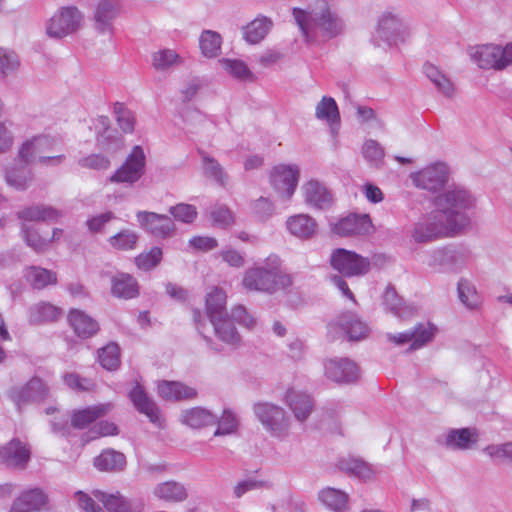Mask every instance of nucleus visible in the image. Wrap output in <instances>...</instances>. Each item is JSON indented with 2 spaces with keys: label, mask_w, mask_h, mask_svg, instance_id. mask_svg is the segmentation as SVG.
I'll list each match as a JSON object with an SVG mask.
<instances>
[{
  "label": "nucleus",
  "mask_w": 512,
  "mask_h": 512,
  "mask_svg": "<svg viewBox=\"0 0 512 512\" xmlns=\"http://www.w3.org/2000/svg\"><path fill=\"white\" fill-rule=\"evenodd\" d=\"M281 260L277 255L268 256L262 264L248 268L243 275L242 286L248 291L275 294L287 290L294 283L293 275L280 270Z\"/></svg>",
  "instance_id": "nucleus-2"
},
{
  "label": "nucleus",
  "mask_w": 512,
  "mask_h": 512,
  "mask_svg": "<svg viewBox=\"0 0 512 512\" xmlns=\"http://www.w3.org/2000/svg\"><path fill=\"white\" fill-rule=\"evenodd\" d=\"M372 222L367 214H350L339 220L333 230L340 236L366 235L372 230Z\"/></svg>",
  "instance_id": "nucleus-19"
},
{
  "label": "nucleus",
  "mask_w": 512,
  "mask_h": 512,
  "mask_svg": "<svg viewBox=\"0 0 512 512\" xmlns=\"http://www.w3.org/2000/svg\"><path fill=\"white\" fill-rule=\"evenodd\" d=\"M299 175L298 166L280 164L270 171L269 180L279 196L284 200H289L296 190Z\"/></svg>",
  "instance_id": "nucleus-10"
},
{
  "label": "nucleus",
  "mask_w": 512,
  "mask_h": 512,
  "mask_svg": "<svg viewBox=\"0 0 512 512\" xmlns=\"http://www.w3.org/2000/svg\"><path fill=\"white\" fill-rule=\"evenodd\" d=\"M25 277L31 286L38 290L57 283V275L55 272L38 266L28 267Z\"/></svg>",
  "instance_id": "nucleus-42"
},
{
  "label": "nucleus",
  "mask_w": 512,
  "mask_h": 512,
  "mask_svg": "<svg viewBox=\"0 0 512 512\" xmlns=\"http://www.w3.org/2000/svg\"><path fill=\"white\" fill-rule=\"evenodd\" d=\"M111 294L120 299H132L139 295L138 281L134 276L117 272L111 277Z\"/></svg>",
  "instance_id": "nucleus-24"
},
{
  "label": "nucleus",
  "mask_w": 512,
  "mask_h": 512,
  "mask_svg": "<svg viewBox=\"0 0 512 512\" xmlns=\"http://www.w3.org/2000/svg\"><path fill=\"white\" fill-rule=\"evenodd\" d=\"M220 64L234 78L242 81H255L256 77L247 67V65L241 60L221 59Z\"/></svg>",
  "instance_id": "nucleus-49"
},
{
  "label": "nucleus",
  "mask_w": 512,
  "mask_h": 512,
  "mask_svg": "<svg viewBox=\"0 0 512 512\" xmlns=\"http://www.w3.org/2000/svg\"><path fill=\"white\" fill-rule=\"evenodd\" d=\"M48 396V388L38 377H33L22 386L15 387L10 392V397L20 410L23 405L44 400Z\"/></svg>",
  "instance_id": "nucleus-16"
},
{
  "label": "nucleus",
  "mask_w": 512,
  "mask_h": 512,
  "mask_svg": "<svg viewBox=\"0 0 512 512\" xmlns=\"http://www.w3.org/2000/svg\"><path fill=\"white\" fill-rule=\"evenodd\" d=\"M137 220L146 231L158 238H168L175 231L174 221L167 215L155 212L139 211Z\"/></svg>",
  "instance_id": "nucleus-14"
},
{
  "label": "nucleus",
  "mask_w": 512,
  "mask_h": 512,
  "mask_svg": "<svg viewBox=\"0 0 512 512\" xmlns=\"http://www.w3.org/2000/svg\"><path fill=\"white\" fill-rule=\"evenodd\" d=\"M456 233L452 226L446 223L441 213L434 208L415 223L412 238L417 243H427Z\"/></svg>",
  "instance_id": "nucleus-5"
},
{
  "label": "nucleus",
  "mask_w": 512,
  "mask_h": 512,
  "mask_svg": "<svg viewBox=\"0 0 512 512\" xmlns=\"http://www.w3.org/2000/svg\"><path fill=\"white\" fill-rule=\"evenodd\" d=\"M98 359L101 366L107 370H116L120 365V348L111 342L98 352Z\"/></svg>",
  "instance_id": "nucleus-51"
},
{
  "label": "nucleus",
  "mask_w": 512,
  "mask_h": 512,
  "mask_svg": "<svg viewBox=\"0 0 512 512\" xmlns=\"http://www.w3.org/2000/svg\"><path fill=\"white\" fill-rule=\"evenodd\" d=\"M483 452L493 461L512 462V441L488 445Z\"/></svg>",
  "instance_id": "nucleus-56"
},
{
  "label": "nucleus",
  "mask_w": 512,
  "mask_h": 512,
  "mask_svg": "<svg viewBox=\"0 0 512 512\" xmlns=\"http://www.w3.org/2000/svg\"><path fill=\"white\" fill-rule=\"evenodd\" d=\"M47 503L46 494L38 488L22 492L14 501L10 511L18 509L29 512H42V508Z\"/></svg>",
  "instance_id": "nucleus-26"
},
{
  "label": "nucleus",
  "mask_w": 512,
  "mask_h": 512,
  "mask_svg": "<svg viewBox=\"0 0 512 512\" xmlns=\"http://www.w3.org/2000/svg\"><path fill=\"white\" fill-rule=\"evenodd\" d=\"M337 326L348 336L350 341H360L368 337L370 329L366 323L353 313L341 314L337 319Z\"/></svg>",
  "instance_id": "nucleus-25"
},
{
  "label": "nucleus",
  "mask_w": 512,
  "mask_h": 512,
  "mask_svg": "<svg viewBox=\"0 0 512 512\" xmlns=\"http://www.w3.org/2000/svg\"><path fill=\"white\" fill-rule=\"evenodd\" d=\"M383 303L392 314L400 319H406L415 313L413 307L403 304L402 299L391 285H388L384 292Z\"/></svg>",
  "instance_id": "nucleus-39"
},
{
  "label": "nucleus",
  "mask_w": 512,
  "mask_h": 512,
  "mask_svg": "<svg viewBox=\"0 0 512 512\" xmlns=\"http://www.w3.org/2000/svg\"><path fill=\"white\" fill-rule=\"evenodd\" d=\"M315 117L326 121L334 132V125L340 123V113L336 101L332 97L323 96L315 108Z\"/></svg>",
  "instance_id": "nucleus-40"
},
{
  "label": "nucleus",
  "mask_w": 512,
  "mask_h": 512,
  "mask_svg": "<svg viewBox=\"0 0 512 512\" xmlns=\"http://www.w3.org/2000/svg\"><path fill=\"white\" fill-rule=\"evenodd\" d=\"M94 496L104 505L108 512H142L144 503L140 499H129L120 492L106 493L95 491Z\"/></svg>",
  "instance_id": "nucleus-17"
},
{
  "label": "nucleus",
  "mask_w": 512,
  "mask_h": 512,
  "mask_svg": "<svg viewBox=\"0 0 512 512\" xmlns=\"http://www.w3.org/2000/svg\"><path fill=\"white\" fill-rule=\"evenodd\" d=\"M362 154L370 166L375 168H381L383 166L385 151L376 140H366L362 146Z\"/></svg>",
  "instance_id": "nucleus-48"
},
{
  "label": "nucleus",
  "mask_w": 512,
  "mask_h": 512,
  "mask_svg": "<svg viewBox=\"0 0 512 512\" xmlns=\"http://www.w3.org/2000/svg\"><path fill=\"white\" fill-rule=\"evenodd\" d=\"M433 205L458 233L470 225V211L475 207L476 199L466 188L453 186L435 196Z\"/></svg>",
  "instance_id": "nucleus-3"
},
{
  "label": "nucleus",
  "mask_w": 512,
  "mask_h": 512,
  "mask_svg": "<svg viewBox=\"0 0 512 512\" xmlns=\"http://www.w3.org/2000/svg\"><path fill=\"white\" fill-rule=\"evenodd\" d=\"M211 324L213 325L215 334L221 341L230 345H238L240 343L241 337L229 315L216 319L212 321Z\"/></svg>",
  "instance_id": "nucleus-43"
},
{
  "label": "nucleus",
  "mask_w": 512,
  "mask_h": 512,
  "mask_svg": "<svg viewBox=\"0 0 512 512\" xmlns=\"http://www.w3.org/2000/svg\"><path fill=\"white\" fill-rule=\"evenodd\" d=\"M293 16L306 42L314 41L317 37L330 40L345 30L343 19L326 1L318 2L311 11L294 8Z\"/></svg>",
  "instance_id": "nucleus-1"
},
{
  "label": "nucleus",
  "mask_w": 512,
  "mask_h": 512,
  "mask_svg": "<svg viewBox=\"0 0 512 512\" xmlns=\"http://www.w3.org/2000/svg\"><path fill=\"white\" fill-rule=\"evenodd\" d=\"M170 214L175 220L190 224L197 217V210L193 205L180 203L169 208Z\"/></svg>",
  "instance_id": "nucleus-59"
},
{
  "label": "nucleus",
  "mask_w": 512,
  "mask_h": 512,
  "mask_svg": "<svg viewBox=\"0 0 512 512\" xmlns=\"http://www.w3.org/2000/svg\"><path fill=\"white\" fill-rule=\"evenodd\" d=\"M181 421L193 429H200L215 425L217 416L202 407H194L182 412Z\"/></svg>",
  "instance_id": "nucleus-34"
},
{
  "label": "nucleus",
  "mask_w": 512,
  "mask_h": 512,
  "mask_svg": "<svg viewBox=\"0 0 512 512\" xmlns=\"http://www.w3.org/2000/svg\"><path fill=\"white\" fill-rule=\"evenodd\" d=\"M457 260L456 251L447 247L438 248L427 254L426 264L436 271L452 270Z\"/></svg>",
  "instance_id": "nucleus-32"
},
{
  "label": "nucleus",
  "mask_w": 512,
  "mask_h": 512,
  "mask_svg": "<svg viewBox=\"0 0 512 512\" xmlns=\"http://www.w3.org/2000/svg\"><path fill=\"white\" fill-rule=\"evenodd\" d=\"M6 182L9 186H12L18 190H24L27 187L30 178L27 176L25 170H7L6 171Z\"/></svg>",
  "instance_id": "nucleus-64"
},
{
  "label": "nucleus",
  "mask_w": 512,
  "mask_h": 512,
  "mask_svg": "<svg viewBox=\"0 0 512 512\" xmlns=\"http://www.w3.org/2000/svg\"><path fill=\"white\" fill-rule=\"evenodd\" d=\"M138 241V235L131 230H122L109 238L112 247L118 250H131L135 248Z\"/></svg>",
  "instance_id": "nucleus-54"
},
{
  "label": "nucleus",
  "mask_w": 512,
  "mask_h": 512,
  "mask_svg": "<svg viewBox=\"0 0 512 512\" xmlns=\"http://www.w3.org/2000/svg\"><path fill=\"white\" fill-rule=\"evenodd\" d=\"M83 14L76 6L61 7L46 23V34L52 39H62L77 32Z\"/></svg>",
  "instance_id": "nucleus-6"
},
{
  "label": "nucleus",
  "mask_w": 512,
  "mask_h": 512,
  "mask_svg": "<svg viewBox=\"0 0 512 512\" xmlns=\"http://www.w3.org/2000/svg\"><path fill=\"white\" fill-rule=\"evenodd\" d=\"M286 226L292 235L300 239L311 238L317 229L316 221L306 214L289 217L286 222Z\"/></svg>",
  "instance_id": "nucleus-33"
},
{
  "label": "nucleus",
  "mask_w": 512,
  "mask_h": 512,
  "mask_svg": "<svg viewBox=\"0 0 512 512\" xmlns=\"http://www.w3.org/2000/svg\"><path fill=\"white\" fill-rule=\"evenodd\" d=\"M61 315V309L49 302H39L29 308L28 320L38 325L56 321Z\"/></svg>",
  "instance_id": "nucleus-35"
},
{
  "label": "nucleus",
  "mask_w": 512,
  "mask_h": 512,
  "mask_svg": "<svg viewBox=\"0 0 512 512\" xmlns=\"http://www.w3.org/2000/svg\"><path fill=\"white\" fill-rule=\"evenodd\" d=\"M325 375L328 379L340 383L351 384L358 381L360 369L349 358H332L324 363Z\"/></svg>",
  "instance_id": "nucleus-13"
},
{
  "label": "nucleus",
  "mask_w": 512,
  "mask_h": 512,
  "mask_svg": "<svg viewBox=\"0 0 512 512\" xmlns=\"http://www.w3.org/2000/svg\"><path fill=\"white\" fill-rule=\"evenodd\" d=\"M468 54L481 69L503 70L512 65V43L504 47L493 44L473 46L468 49Z\"/></svg>",
  "instance_id": "nucleus-4"
},
{
  "label": "nucleus",
  "mask_w": 512,
  "mask_h": 512,
  "mask_svg": "<svg viewBox=\"0 0 512 512\" xmlns=\"http://www.w3.org/2000/svg\"><path fill=\"white\" fill-rule=\"evenodd\" d=\"M48 143V139L46 137H38L32 141H28L24 143L19 150V158L25 164L32 163L38 160L41 163L47 165H58L60 164L65 156L57 155V156H38L41 148Z\"/></svg>",
  "instance_id": "nucleus-20"
},
{
  "label": "nucleus",
  "mask_w": 512,
  "mask_h": 512,
  "mask_svg": "<svg viewBox=\"0 0 512 512\" xmlns=\"http://www.w3.org/2000/svg\"><path fill=\"white\" fill-rule=\"evenodd\" d=\"M222 37L213 30H204L199 37L201 53L206 58H215L221 53Z\"/></svg>",
  "instance_id": "nucleus-44"
},
{
  "label": "nucleus",
  "mask_w": 512,
  "mask_h": 512,
  "mask_svg": "<svg viewBox=\"0 0 512 512\" xmlns=\"http://www.w3.org/2000/svg\"><path fill=\"white\" fill-rule=\"evenodd\" d=\"M157 390L159 396L168 401L191 400L197 396L195 388L178 381L163 380L158 383Z\"/></svg>",
  "instance_id": "nucleus-23"
},
{
  "label": "nucleus",
  "mask_w": 512,
  "mask_h": 512,
  "mask_svg": "<svg viewBox=\"0 0 512 512\" xmlns=\"http://www.w3.org/2000/svg\"><path fill=\"white\" fill-rule=\"evenodd\" d=\"M458 298L469 310L477 309L481 304V298L475 286L467 279L461 278L457 285Z\"/></svg>",
  "instance_id": "nucleus-45"
},
{
  "label": "nucleus",
  "mask_w": 512,
  "mask_h": 512,
  "mask_svg": "<svg viewBox=\"0 0 512 512\" xmlns=\"http://www.w3.org/2000/svg\"><path fill=\"white\" fill-rule=\"evenodd\" d=\"M227 295L222 288L214 287L206 296V312L210 322L228 316L226 311Z\"/></svg>",
  "instance_id": "nucleus-36"
},
{
  "label": "nucleus",
  "mask_w": 512,
  "mask_h": 512,
  "mask_svg": "<svg viewBox=\"0 0 512 512\" xmlns=\"http://www.w3.org/2000/svg\"><path fill=\"white\" fill-rule=\"evenodd\" d=\"M180 62V56L171 49H162L152 54V65L158 71H165Z\"/></svg>",
  "instance_id": "nucleus-53"
},
{
  "label": "nucleus",
  "mask_w": 512,
  "mask_h": 512,
  "mask_svg": "<svg viewBox=\"0 0 512 512\" xmlns=\"http://www.w3.org/2000/svg\"><path fill=\"white\" fill-rule=\"evenodd\" d=\"M19 65V58L14 51L0 47V72L3 76L14 73Z\"/></svg>",
  "instance_id": "nucleus-58"
},
{
  "label": "nucleus",
  "mask_w": 512,
  "mask_h": 512,
  "mask_svg": "<svg viewBox=\"0 0 512 512\" xmlns=\"http://www.w3.org/2000/svg\"><path fill=\"white\" fill-rule=\"evenodd\" d=\"M271 26L272 22L268 18H256L245 27L244 38L251 44L259 43L264 39Z\"/></svg>",
  "instance_id": "nucleus-46"
},
{
  "label": "nucleus",
  "mask_w": 512,
  "mask_h": 512,
  "mask_svg": "<svg viewBox=\"0 0 512 512\" xmlns=\"http://www.w3.org/2000/svg\"><path fill=\"white\" fill-rule=\"evenodd\" d=\"M120 9V0H98L93 11L94 27L97 32L112 33L113 22L120 14Z\"/></svg>",
  "instance_id": "nucleus-15"
},
{
  "label": "nucleus",
  "mask_w": 512,
  "mask_h": 512,
  "mask_svg": "<svg viewBox=\"0 0 512 512\" xmlns=\"http://www.w3.org/2000/svg\"><path fill=\"white\" fill-rule=\"evenodd\" d=\"M330 263L335 270L347 277L365 275L369 272L371 265L368 258L344 248L333 251Z\"/></svg>",
  "instance_id": "nucleus-7"
},
{
  "label": "nucleus",
  "mask_w": 512,
  "mask_h": 512,
  "mask_svg": "<svg viewBox=\"0 0 512 512\" xmlns=\"http://www.w3.org/2000/svg\"><path fill=\"white\" fill-rule=\"evenodd\" d=\"M410 179L416 187L435 192L447 183L448 168L443 163H435L411 173Z\"/></svg>",
  "instance_id": "nucleus-11"
},
{
  "label": "nucleus",
  "mask_w": 512,
  "mask_h": 512,
  "mask_svg": "<svg viewBox=\"0 0 512 512\" xmlns=\"http://www.w3.org/2000/svg\"><path fill=\"white\" fill-rule=\"evenodd\" d=\"M218 428L214 432V436L227 435L233 433L238 426L236 416L230 410H224L221 418L217 417Z\"/></svg>",
  "instance_id": "nucleus-60"
},
{
  "label": "nucleus",
  "mask_w": 512,
  "mask_h": 512,
  "mask_svg": "<svg viewBox=\"0 0 512 512\" xmlns=\"http://www.w3.org/2000/svg\"><path fill=\"white\" fill-rule=\"evenodd\" d=\"M319 500L334 512H345L348 507V495L335 488L327 487L319 492Z\"/></svg>",
  "instance_id": "nucleus-41"
},
{
  "label": "nucleus",
  "mask_w": 512,
  "mask_h": 512,
  "mask_svg": "<svg viewBox=\"0 0 512 512\" xmlns=\"http://www.w3.org/2000/svg\"><path fill=\"white\" fill-rule=\"evenodd\" d=\"M305 202L313 208L324 210L330 207L332 197L327 188L317 180L306 182L303 187Z\"/></svg>",
  "instance_id": "nucleus-22"
},
{
  "label": "nucleus",
  "mask_w": 512,
  "mask_h": 512,
  "mask_svg": "<svg viewBox=\"0 0 512 512\" xmlns=\"http://www.w3.org/2000/svg\"><path fill=\"white\" fill-rule=\"evenodd\" d=\"M202 160V169L205 177L213 180L220 186H225L228 181V175L223 166L207 152L198 150Z\"/></svg>",
  "instance_id": "nucleus-38"
},
{
  "label": "nucleus",
  "mask_w": 512,
  "mask_h": 512,
  "mask_svg": "<svg viewBox=\"0 0 512 512\" xmlns=\"http://www.w3.org/2000/svg\"><path fill=\"white\" fill-rule=\"evenodd\" d=\"M477 442V434L470 428L451 429L443 445L451 450H468Z\"/></svg>",
  "instance_id": "nucleus-31"
},
{
  "label": "nucleus",
  "mask_w": 512,
  "mask_h": 512,
  "mask_svg": "<svg viewBox=\"0 0 512 512\" xmlns=\"http://www.w3.org/2000/svg\"><path fill=\"white\" fill-rule=\"evenodd\" d=\"M376 34L388 45H393L405 41L408 29L398 15L387 11L378 20Z\"/></svg>",
  "instance_id": "nucleus-12"
},
{
  "label": "nucleus",
  "mask_w": 512,
  "mask_h": 512,
  "mask_svg": "<svg viewBox=\"0 0 512 512\" xmlns=\"http://www.w3.org/2000/svg\"><path fill=\"white\" fill-rule=\"evenodd\" d=\"M64 383L75 391H89L94 386L93 382L87 378L80 377L77 373H66L63 376Z\"/></svg>",
  "instance_id": "nucleus-62"
},
{
  "label": "nucleus",
  "mask_w": 512,
  "mask_h": 512,
  "mask_svg": "<svg viewBox=\"0 0 512 512\" xmlns=\"http://www.w3.org/2000/svg\"><path fill=\"white\" fill-rule=\"evenodd\" d=\"M152 493L159 500L171 503L183 502L188 498L185 486L173 480L157 484Z\"/></svg>",
  "instance_id": "nucleus-30"
},
{
  "label": "nucleus",
  "mask_w": 512,
  "mask_h": 512,
  "mask_svg": "<svg viewBox=\"0 0 512 512\" xmlns=\"http://www.w3.org/2000/svg\"><path fill=\"white\" fill-rule=\"evenodd\" d=\"M413 333V339L410 346V350H416L433 339L434 330L430 324H418L410 330Z\"/></svg>",
  "instance_id": "nucleus-55"
},
{
  "label": "nucleus",
  "mask_w": 512,
  "mask_h": 512,
  "mask_svg": "<svg viewBox=\"0 0 512 512\" xmlns=\"http://www.w3.org/2000/svg\"><path fill=\"white\" fill-rule=\"evenodd\" d=\"M79 166L93 170H106L110 167V160L102 154H91L78 160Z\"/></svg>",
  "instance_id": "nucleus-61"
},
{
  "label": "nucleus",
  "mask_w": 512,
  "mask_h": 512,
  "mask_svg": "<svg viewBox=\"0 0 512 512\" xmlns=\"http://www.w3.org/2000/svg\"><path fill=\"white\" fill-rule=\"evenodd\" d=\"M146 157L142 147L135 146L125 162L109 178L112 183H125L133 185L144 174Z\"/></svg>",
  "instance_id": "nucleus-9"
},
{
  "label": "nucleus",
  "mask_w": 512,
  "mask_h": 512,
  "mask_svg": "<svg viewBox=\"0 0 512 512\" xmlns=\"http://www.w3.org/2000/svg\"><path fill=\"white\" fill-rule=\"evenodd\" d=\"M231 321L237 322L238 324L246 327L253 328L256 325V319L250 315L246 308L242 305H237L231 311V315H229Z\"/></svg>",
  "instance_id": "nucleus-63"
},
{
  "label": "nucleus",
  "mask_w": 512,
  "mask_h": 512,
  "mask_svg": "<svg viewBox=\"0 0 512 512\" xmlns=\"http://www.w3.org/2000/svg\"><path fill=\"white\" fill-rule=\"evenodd\" d=\"M340 470L353 474L362 479H368L371 476L369 466L362 460L356 458H342L338 461Z\"/></svg>",
  "instance_id": "nucleus-52"
},
{
  "label": "nucleus",
  "mask_w": 512,
  "mask_h": 512,
  "mask_svg": "<svg viewBox=\"0 0 512 512\" xmlns=\"http://www.w3.org/2000/svg\"><path fill=\"white\" fill-rule=\"evenodd\" d=\"M129 398L138 412L145 414L152 423L161 426L160 410L141 385L137 384L130 391Z\"/></svg>",
  "instance_id": "nucleus-21"
},
{
  "label": "nucleus",
  "mask_w": 512,
  "mask_h": 512,
  "mask_svg": "<svg viewBox=\"0 0 512 512\" xmlns=\"http://www.w3.org/2000/svg\"><path fill=\"white\" fill-rule=\"evenodd\" d=\"M111 410V404H98L80 410H74L71 415V426L84 429Z\"/></svg>",
  "instance_id": "nucleus-29"
},
{
  "label": "nucleus",
  "mask_w": 512,
  "mask_h": 512,
  "mask_svg": "<svg viewBox=\"0 0 512 512\" xmlns=\"http://www.w3.org/2000/svg\"><path fill=\"white\" fill-rule=\"evenodd\" d=\"M253 410L257 419L272 436L280 437L286 434L289 421L283 408L263 402L255 404Z\"/></svg>",
  "instance_id": "nucleus-8"
},
{
  "label": "nucleus",
  "mask_w": 512,
  "mask_h": 512,
  "mask_svg": "<svg viewBox=\"0 0 512 512\" xmlns=\"http://www.w3.org/2000/svg\"><path fill=\"white\" fill-rule=\"evenodd\" d=\"M163 251L160 247L154 246L149 251L143 252L135 257L134 263L142 271H151L162 261Z\"/></svg>",
  "instance_id": "nucleus-50"
},
{
  "label": "nucleus",
  "mask_w": 512,
  "mask_h": 512,
  "mask_svg": "<svg viewBox=\"0 0 512 512\" xmlns=\"http://www.w3.org/2000/svg\"><path fill=\"white\" fill-rule=\"evenodd\" d=\"M285 399L287 405L292 410L298 421L303 422L310 416L314 407V403L310 395L294 389H289L286 393Z\"/></svg>",
  "instance_id": "nucleus-27"
},
{
  "label": "nucleus",
  "mask_w": 512,
  "mask_h": 512,
  "mask_svg": "<svg viewBox=\"0 0 512 512\" xmlns=\"http://www.w3.org/2000/svg\"><path fill=\"white\" fill-rule=\"evenodd\" d=\"M20 233L26 245L32 248L36 253H43L47 250L49 240L43 238L32 226L21 222Z\"/></svg>",
  "instance_id": "nucleus-47"
},
{
  "label": "nucleus",
  "mask_w": 512,
  "mask_h": 512,
  "mask_svg": "<svg viewBox=\"0 0 512 512\" xmlns=\"http://www.w3.org/2000/svg\"><path fill=\"white\" fill-rule=\"evenodd\" d=\"M68 319L74 332L83 339L90 338L99 331L98 322L81 310L72 309Z\"/></svg>",
  "instance_id": "nucleus-28"
},
{
  "label": "nucleus",
  "mask_w": 512,
  "mask_h": 512,
  "mask_svg": "<svg viewBox=\"0 0 512 512\" xmlns=\"http://www.w3.org/2000/svg\"><path fill=\"white\" fill-rule=\"evenodd\" d=\"M30 460V449L19 439L0 446V463L12 467L24 469Z\"/></svg>",
  "instance_id": "nucleus-18"
},
{
  "label": "nucleus",
  "mask_w": 512,
  "mask_h": 512,
  "mask_svg": "<svg viewBox=\"0 0 512 512\" xmlns=\"http://www.w3.org/2000/svg\"><path fill=\"white\" fill-rule=\"evenodd\" d=\"M94 466L100 471H122L126 466V457L121 452L107 449L94 459Z\"/></svg>",
  "instance_id": "nucleus-37"
},
{
  "label": "nucleus",
  "mask_w": 512,
  "mask_h": 512,
  "mask_svg": "<svg viewBox=\"0 0 512 512\" xmlns=\"http://www.w3.org/2000/svg\"><path fill=\"white\" fill-rule=\"evenodd\" d=\"M116 121L124 133H131L134 130L135 118L133 113L124 104L116 102L113 107Z\"/></svg>",
  "instance_id": "nucleus-57"
}]
</instances>
